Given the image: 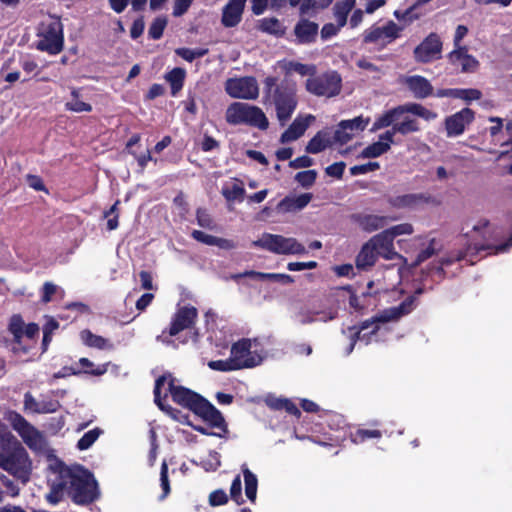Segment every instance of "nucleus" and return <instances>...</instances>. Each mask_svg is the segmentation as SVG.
<instances>
[{
  "instance_id": "1",
  "label": "nucleus",
  "mask_w": 512,
  "mask_h": 512,
  "mask_svg": "<svg viewBox=\"0 0 512 512\" xmlns=\"http://www.w3.org/2000/svg\"><path fill=\"white\" fill-rule=\"evenodd\" d=\"M49 493L46 500L58 504L67 494L76 504H88L98 497V484L93 474L80 465L59 464L49 478Z\"/></svg>"
},
{
  "instance_id": "2",
  "label": "nucleus",
  "mask_w": 512,
  "mask_h": 512,
  "mask_svg": "<svg viewBox=\"0 0 512 512\" xmlns=\"http://www.w3.org/2000/svg\"><path fill=\"white\" fill-rule=\"evenodd\" d=\"M423 293L421 288L415 291V295L407 297L398 306L386 308L369 320L362 322L361 326L356 329L350 327V344L346 349V354L349 355L355 346L356 341H361L365 345L372 342H378L383 339V336L387 334L388 329L385 326L386 323L391 321H397L401 317L408 315L415 308L416 296Z\"/></svg>"
},
{
  "instance_id": "3",
  "label": "nucleus",
  "mask_w": 512,
  "mask_h": 512,
  "mask_svg": "<svg viewBox=\"0 0 512 512\" xmlns=\"http://www.w3.org/2000/svg\"><path fill=\"white\" fill-rule=\"evenodd\" d=\"M263 84L264 102L274 105L280 125L285 126L297 108L296 83L288 78L278 82L276 77L268 76Z\"/></svg>"
},
{
  "instance_id": "4",
  "label": "nucleus",
  "mask_w": 512,
  "mask_h": 512,
  "mask_svg": "<svg viewBox=\"0 0 512 512\" xmlns=\"http://www.w3.org/2000/svg\"><path fill=\"white\" fill-rule=\"evenodd\" d=\"M168 394L171 395L175 403L193 412L203 399V397L190 389L176 385L175 379L172 378L171 375H163L156 380L154 387V402L163 411L167 410L163 399H165Z\"/></svg>"
},
{
  "instance_id": "5",
  "label": "nucleus",
  "mask_w": 512,
  "mask_h": 512,
  "mask_svg": "<svg viewBox=\"0 0 512 512\" xmlns=\"http://www.w3.org/2000/svg\"><path fill=\"white\" fill-rule=\"evenodd\" d=\"M399 109V106L392 108L382 115L378 116L371 128V131H377L389 126H392L390 130L383 133V139L388 141H394V135L399 133L401 135H407L415 133L420 130L419 122L409 116L410 111H403L401 114L395 115L394 112Z\"/></svg>"
},
{
  "instance_id": "6",
  "label": "nucleus",
  "mask_w": 512,
  "mask_h": 512,
  "mask_svg": "<svg viewBox=\"0 0 512 512\" xmlns=\"http://www.w3.org/2000/svg\"><path fill=\"white\" fill-rule=\"evenodd\" d=\"M7 420L29 449L46 457L52 456L53 450L50 448L44 434L29 423L21 414L11 411L7 415Z\"/></svg>"
},
{
  "instance_id": "7",
  "label": "nucleus",
  "mask_w": 512,
  "mask_h": 512,
  "mask_svg": "<svg viewBox=\"0 0 512 512\" xmlns=\"http://www.w3.org/2000/svg\"><path fill=\"white\" fill-rule=\"evenodd\" d=\"M225 118L231 125L245 124L260 130H266L269 126V121L260 107L244 102L230 104Z\"/></svg>"
},
{
  "instance_id": "8",
  "label": "nucleus",
  "mask_w": 512,
  "mask_h": 512,
  "mask_svg": "<svg viewBox=\"0 0 512 512\" xmlns=\"http://www.w3.org/2000/svg\"><path fill=\"white\" fill-rule=\"evenodd\" d=\"M252 246L278 255H303L306 248L293 237L263 233L252 242Z\"/></svg>"
},
{
  "instance_id": "9",
  "label": "nucleus",
  "mask_w": 512,
  "mask_h": 512,
  "mask_svg": "<svg viewBox=\"0 0 512 512\" xmlns=\"http://www.w3.org/2000/svg\"><path fill=\"white\" fill-rule=\"evenodd\" d=\"M0 468L19 479L22 483L28 482L32 465L26 449L18 443L8 452H0Z\"/></svg>"
},
{
  "instance_id": "10",
  "label": "nucleus",
  "mask_w": 512,
  "mask_h": 512,
  "mask_svg": "<svg viewBox=\"0 0 512 512\" xmlns=\"http://www.w3.org/2000/svg\"><path fill=\"white\" fill-rule=\"evenodd\" d=\"M39 40L36 48L48 52L51 55L60 53L63 49V25L58 18H53L48 23H42L39 29Z\"/></svg>"
},
{
  "instance_id": "11",
  "label": "nucleus",
  "mask_w": 512,
  "mask_h": 512,
  "mask_svg": "<svg viewBox=\"0 0 512 512\" xmlns=\"http://www.w3.org/2000/svg\"><path fill=\"white\" fill-rule=\"evenodd\" d=\"M306 89L316 96H336L341 89V77L337 72L331 71L308 78L306 81Z\"/></svg>"
},
{
  "instance_id": "12",
  "label": "nucleus",
  "mask_w": 512,
  "mask_h": 512,
  "mask_svg": "<svg viewBox=\"0 0 512 512\" xmlns=\"http://www.w3.org/2000/svg\"><path fill=\"white\" fill-rule=\"evenodd\" d=\"M253 347H256V340L250 339H242L232 346L231 357L234 367L238 369L252 368L262 362V355L253 350Z\"/></svg>"
},
{
  "instance_id": "13",
  "label": "nucleus",
  "mask_w": 512,
  "mask_h": 512,
  "mask_svg": "<svg viewBox=\"0 0 512 512\" xmlns=\"http://www.w3.org/2000/svg\"><path fill=\"white\" fill-rule=\"evenodd\" d=\"M225 91L235 99L255 100L259 96V85L252 76L229 78L225 82Z\"/></svg>"
},
{
  "instance_id": "14",
  "label": "nucleus",
  "mask_w": 512,
  "mask_h": 512,
  "mask_svg": "<svg viewBox=\"0 0 512 512\" xmlns=\"http://www.w3.org/2000/svg\"><path fill=\"white\" fill-rule=\"evenodd\" d=\"M512 246V235L507 240V242L500 245H493L489 243H473L470 244L465 251L458 250L455 252H451L447 257L443 258L440 261L441 266L450 265L456 261H461L467 259L468 256H472L480 251H489V254H498L503 253L508 250L509 247ZM442 269V267H440Z\"/></svg>"
},
{
  "instance_id": "15",
  "label": "nucleus",
  "mask_w": 512,
  "mask_h": 512,
  "mask_svg": "<svg viewBox=\"0 0 512 512\" xmlns=\"http://www.w3.org/2000/svg\"><path fill=\"white\" fill-rule=\"evenodd\" d=\"M402 30L403 27L393 21H388L383 26L374 24L364 31L363 42L387 45L396 40Z\"/></svg>"
},
{
  "instance_id": "16",
  "label": "nucleus",
  "mask_w": 512,
  "mask_h": 512,
  "mask_svg": "<svg viewBox=\"0 0 512 512\" xmlns=\"http://www.w3.org/2000/svg\"><path fill=\"white\" fill-rule=\"evenodd\" d=\"M370 122L369 117L358 116L349 120H342L334 132V143L343 145L348 143L352 138L364 131Z\"/></svg>"
},
{
  "instance_id": "17",
  "label": "nucleus",
  "mask_w": 512,
  "mask_h": 512,
  "mask_svg": "<svg viewBox=\"0 0 512 512\" xmlns=\"http://www.w3.org/2000/svg\"><path fill=\"white\" fill-rule=\"evenodd\" d=\"M475 113L469 108L462 110L448 116L444 120L446 136L448 138H455L461 136L466 128L474 121Z\"/></svg>"
},
{
  "instance_id": "18",
  "label": "nucleus",
  "mask_w": 512,
  "mask_h": 512,
  "mask_svg": "<svg viewBox=\"0 0 512 512\" xmlns=\"http://www.w3.org/2000/svg\"><path fill=\"white\" fill-rule=\"evenodd\" d=\"M442 42L436 33L429 34L415 49L417 62L428 63L441 57Z\"/></svg>"
},
{
  "instance_id": "19",
  "label": "nucleus",
  "mask_w": 512,
  "mask_h": 512,
  "mask_svg": "<svg viewBox=\"0 0 512 512\" xmlns=\"http://www.w3.org/2000/svg\"><path fill=\"white\" fill-rule=\"evenodd\" d=\"M197 316V309L193 306H183L178 308L171 319L168 335L175 336L181 331L191 328L194 325Z\"/></svg>"
},
{
  "instance_id": "20",
  "label": "nucleus",
  "mask_w": 512,
  "mask_h": 512,
  "mask_svg": "<svg viewBox=\"0 0 512 512\" xmlns=\"http://www.w3.org/2000/svg\"><path fill=\"white\" fill-rule=\"evenodd\" d=\"M368 241L373 246L378 256L386 260L402 259L406 262V259L395 251L394 240L385 230L374 235Z\"/></svg>"
},
{
  "instance_id": "21",
  "label": "nucleus",
  "mask_w": 512,
  "mask_h": 512,
  "mask_svg": "<svg viewBox=\"0 0 512 512\" xmlns=\"http://www.w3.org/2000/svg\"><path fill=\"white\" fill-rule=\"evenodd\" d=\"M195 414L209 422L213 427L219 428L222 434L227 433V425L221 412L206 399H202L194 411Z\"/></svg>"
},
{
  "instance_id": "22",
  "label": "nucleus",
  "mask_w": 512,
  "mask_h": 512,
  "mask_svg": "<svg viewBox=\"0 0 512 512\" xmlns=\"http://www.w3.org/2000/svg\"><path fill=\"white\" fill-rule=\"evenodd\" d=\"M247 0H229L223 7L221 23L226 28L237 26L241 20Z\"/></svg>"
},
{
  "instance_id": "23",
  "label": "nucleus",
  "mask_w": 512,
  "mask_h": 512,
  "mask_svg": "<svg viewBox=\"0 0 512 512\" xmlns=\"http://www.w3.org/2000/svg\"><path fill=\"white\" fill-rule=\"evenodd\" d=\"M352 220L365 232H373L383 228L388 221H393L395 218L380 216L375 214L358 213L352 215Z\"/></svg>"
},
{
  "instance_id": "24",
  "label": "nucleus",
  "mask_w": 512,
  "mask_h": 512,
  "mask_svg": "<svg viewBox=\"0 0 512 512\" xmlns=\"http://www.w3.org/2000/svg\"><path fill=\"white\" fill-rule=\"evenodd\" d=\"M314 120L315 117L310 114L305 117H296L291 125L282 133L280 141L282 143H288L297 140L305 133L310 123Z\"/></svg>"
},
{
  "instance_id": "25",
  "label": "nucleus",
  "mask_w": 512,
  "mask_h": 512,
  "mask_svg": "<svg viewBox=\"0 0 512 512\" xmlns=\"http://www.w3.org/2000/svg\"><path fill=\"white\" fill-rule=\"evenodd\" d=\"M404 83L407 86V88L411 91L413 96L417 99H425L432 95L433 93V86L431 85L429 80L423 76H407L404 79Z\"/></svg>"
},
{
  "instance_id": "26",
  "label": "nucleus",
  "mask_w": 512,
  "mask_h": 512,
  "mask_svg": "<svg viewBox=\"0 0 512 512\" xmlns=\"http://www.w3.org/2000/svg\"><path fill=\"white\" fill-rule=\"evenodd\" d=\"M449 60L452 64L460 65L462 72H475L479 66V61L467 53L466 47L455 48L449 54Z\"/></svg>"
},
{
  "instance_id": "27",
  "label": "nucleus",
  "mask_w": 512,
  "mask_h": 512,
  "mask_svg": "<svg viewBox=\"0 0 512 512\" xmlns=\"http://www.w3.org/2000/svg\"><path fill=\"white\" fill-rule=\"evenodd\" d=\"M60 404L55 400H36L30 392H26L24 395V409L25 411L46 414L54 413L59 408Z\"/></svg>"
},
{
  "instance_id": "28",
  "label": "nucleus",
  "mask_w": 512,
  "mask_h": 512,
  "mask_svg": "<svg viewBox=\"0 0 512 512\" xmlns=\"http://www.w3.org/2000/svg\"><path fill=\"white\" fill-rule=\"evenodd\" d=\"M336 310L328 309L326 311L301 310L296 314V321L301 324H309L315 321L327 322L336 318Z\"/></svg>"
},
{
  "instance_id": "29",
  "label": "nucleus",
  "mask_w": 512,
  "mask_h": 512,
  "mask_svg": "<svg viewBox=\"0 0 512 512\" xmlns=\"http://www.w3.org/2000/svg\"><path fill=\"white\" fill-rule=\"evenodd\" d=\"M311 193H303L298 196H287L278 204V209L283 212L298 211L305 208L312 200Z\"/></svg>"
},
{
  "instance_id": "30",
  "label": "nucleus",
  "mask_w": 512,
  "mask_h": 512,
  "mask_svg": "<svg viewBox=\"0 0 512 512\" xmlns=\"http://www.w3.org/2000/svg\"><path fill=\"white\" fill-rule=\"evenodd\" d=\"M249 277L256 280H270L274 282H279L284 285L291 284L293 282V278L288 274H280V273H263L257 272L253 270L245 271L243 273H239L234 275V279Z\"/></svg>"
},
{
  "instance_id": "31",
  "label": "nucleus",
  "mask_w": 512,
  "mask_h": 512,
  "mask_svg": "<svg viewBox=\"0 0 512 512\" xmlns=\"http://www.w3.org/2000/svg\"><path fill=\"white\" fill-rule=\"evenodd\" d=\"M294 32L300 43H311L317 35L318 25L303 19L296 24Z\"/></svg>"
},
{
  "instance_id": "32",
  "label": "nucleus",
  "mask_w": 512,
  "mask_h": 512,
  "mask_svg": "<svg viewBox=\"0 0 512 512\" xmlns=\"http://www.w3.org/2000/svg\"><path fill=\"white\" fill-rule=\"evenodd\" d=\"M378 258V254L367 241L361 248L360 252L356 256V267L360 270H367L375 265Z\"/></svg>"
},
{
  "instance_id": "33",
  "label": "nucleus",
  "mask_w": 512,
  "mask_h": 512,
  "mask_svg": "<svg viewBox=\"0 0 512 512\" xmlns=\"http://www.w3.org/2000/svg\"><path fill=\"white\" fill-rule=\"evenodd\" d=\"M383 134L379 136V140L368 145L366 148H364L361 153L359 154V158L368 159V158H376L384 153H386L390 147L391 144L394 141H388L386 139H383Z\"/></svg>"
},
{
  "instance_id": "34",
  "label": "nucleus",
  "mask_w": 512,
  "mask_h": 512,
  "mask_svg": "<svg viewBox=\"0 0 512 512\" xmlns=\"http://www.w3.org/2000/svg\"><path fill=\"white\" fill-rule=\"evenodd\" d=\"M403 111H410V114L421 117L426 121L435 120L438 115L436 112L425 108L418 103H406L399 105V109L394 112L395 115L401 114Z\"/></svg>"
},
{
  "instance_id": "35",
  "label": "nucleus",
  "mask_w": 512,
  "mask_h": 512,
  "mask_svg": "<svg viewBox=\"0 0 512 512\" xmlns=\"http://www.w3.org/2000/svg\"><path fill=\"white\" fill-rule=\"evenodd\" d=\"M334 142L330 133L327 131H319L307 144L306 151L308 153L317 154L325 150Z\"/></svg>"
},
{
  "instance_id": "36",
  "label": "nucleus",
  "mask_w": 512,
  "mask_h": 512,
  "mask_svg": "<svg viewBox=\"0 0 512 512\" xmlns=\"http://www.w3.org/2000/svg\"><path fill=\"white\" fill-rule=\"evenodd\" d=\"M488 120H489V122L495 124L494 126H491L489 128L490 135L493 137V142L495 144L499 143L501 145V147L506 148L503 151H501L500 156H499V157H503L504 155L509 153V151H510L509 148H511V150H512V135H510V137L506 141L500 143L499 139L497 137H498L499 133L502 132L503 120L499 117H494V116L489 117Z\"/></svg>"
},
{
  "instance_id": "37",
  "label": "nucleus",
  "mask_w": 512,
  "mask_h": 512,
  "mask_svg": "<svg viewBox=\"0 0 512 512\" xmlns=\"http://www.w3.org/2000/svg\"><path fill=\"white\" fill-rule=\"evenodd\" d=\"M356 0L338 1L333 8L334 17L340 27H344L347 23L348 14L354 8Z\"/></svg>"
},
{
  "instance_id": "38",
  "label": "nucleus",
  "mask_w": 512,
  "mask_h": 512,
  "mask_svg": "<svg viewBox=\"0 0 512 512\" xmlns=\"http://www.w3.org/2000/svg\"><path fill=\"white\" fill-rule=\"evenodd\" d=\"M242 473L245 483L246 497L254 503L257 497L258 479L257 476L251 472L246 465L242 466Z\"/></svg>"
},
{
  "instance_id": "39",
  "label": "nucleus",
  "mask_w": 512,
  "mask_h": 512,
  "mask_svg": "<svg viewBox=\"0 0 512 512\" xmlns=\"http://www.w3.org/2000/svg\"><path fill=\"white\" fill-rule=\"evenodd\" d=\"M186 72L182 68H174L165 75V80L171 86V94L176 96L177 93L182 89L184 85Z\"/></svg>"
},
{
  "instance_id": "40",
  "label": "nucleus",
  "mask_w": 512,
  "mask_h": 512,
  "mask_svg": "<svg viewBox=\"0 0 512 512\" xmlns=\"http://www.w3.org/2000/svg\"><path fill=\"white\" fill-rule=\"evenodd\" d=\"M80 338L82 342L89 347L98 349H107L111 347L107 339L103 338L102 336L94 335L89 330H83L80 333Z\"/></svg>"
},
{
  "instance_id": "41",
  "label": "nucleus",
  "mask_w": 512,
  "mask_h": 512,
  "mask_svg": "<svg viewBox=\"0 0 512 512\" xmlns=\"http://www.w3.org/2000/svg\"><path fill=\"white\" fill-rule=\"evenodd\" d=\"M222 194L228 201H241L245 194V189L241 183L235 181L229 185H225L222 189Z\"/></svg>"
},
{
  "instance_id": "42",
  "label": "nucleus",
  "mask_w": 512,
  "mask_h": 512,
  "mask_svg": "<svg viewBox=\"0 0 512 512\" xmlns=\"http://www.w3.org/2000/svg\"><path fill=\"white\" fill-rule=\"evenodd\" d=\"M168 24L166 16H157L150 24L148 29V36L153 40H158L162 37L163 32Z\"/></svg>"
},
{
  "instance_id": "43",
  "label": "nucleus",
  "mask_w": 512,
  "mask_h": 512,
  "mask_svg": "<svg viewBox=\"0 0 512 512\" xmlns=\"http://www.w3.org/2000/svg\"><path fill=\"white\" fill-rule=\"evenodd\" d=\"M103 431L100 428H94L92 430L87 431L84 435L78 440L76 447L80 451H84L89 449L100 437Z\"/></svg>"
},
{
  "instance_id": "44",
  "label": "nucleus",
  "mask_w": 512,
  "mask_h": 512,
  "mask_svg": "<svg viewBox=\"0 0 512 512\" xmlns=\"http://www.w3.org/2000/svg\"><path fill=\"white\" fill-rule=\"evenodd\" d=\"M71 96L72 100L65 104L67 110L76 113L90 112L92 110V106L89 103L83 102L79 99V92L77 90H72Z\"/></svg>"
},
{
  "instance_id": "45",
  "label": "nucleus",
  "mask_w": 512,
  "mask_h": 512,
  "mask_svg": "<svg viewBox=\"0 0 512 512\" xmlns=\"http://www.w3.org/2000/svg\"><path fill=\"white\" fill-rule=\"evenodd\" d=\"M9 331L13 335L15 343L20 344L24 332V321L20 315L15 314L11 317Z\"/></svg>"
},
{
  "instance_id": "46",
  "label": "nucleus",
  "mask_w": 512,
  "mask_h": 512,
  "mask_svg": "<svg viewBox=\"0 0 512 512\" xmlns=\"http://www.w3.org/2000/svg\"><path fill=\"white\" fill-rule=\"evenodd\" d=\"M175 53L179 57L183 58L185 61L192 62L197 58H201V57L205 56L208 53V49H206V48H195V49L177 48L175 50Z\"/></svg>"
},
{
  "instance_id": "47",
  "label": "nucleus",
  "mask_w": 512,
  "mask_h": 512,
  "mask_svg": "<svg viewBox=\"0 0 512 512\" xmlns=\"http://www.w3.org/2000/svg\"><path fill=\"white\" fill-rule=\"evenodd\" d=\"M382 433L377 429H358L355 433L351 434V440L355 444H360L370 438H381Z\"/></svg>"
},
{
  "instance_id": "48",
  "label": "nucleus",
  "mask_w": 512,
  "mask_h": 512,
  "mask_svg": "<svg viewBox=\"0 0 512 512\" xmlns=\"http://www.w3.org/2000/svg\"><path fill=\"white\" fill-rule=\"evenodd\" d=\"M79 364L85 373H90L95 376H100L107 372L108 364L98 365L94 368V363L91 362L88 358H80Z\"/></svg>"
},
{
  "instance_id": "49",
  "label": "nucleus",
  "mask_w": 512,
  "mask_h": 512,
  "mask_svg": "<svg viewBox=\"0 0 512 512\" xmlns=\"http://www.w3.org/2000/svg\"><path fill=\"white\" fill-rule=\"evenodd\" d=\"M420 4H424L422 2V0H419L414 6L410 7L409 9L405 10V11H399V10H396L394 11V16L399 20V21H404L406 23H412L414 20L418 19L420 17L419 14H416L415 13V10L416 8L420 5Z\"/></svg>"
},
{
  "instance_id": "50",
  "label": "nucleus",
  "mask_w": 512,
  "mask_h": 512,
  "mask_svg": "<svg viewBox=\"0 0 512 512\" xmlns=\"http://www.w3.org/2000/svg\"><path fill=\"white\" fill-rule=\"evenodd\" d=\"M260 29L269 34H279L282 32L281 24L276 18H264L260 21Z\"/></svg>"
},
{
  "instance_id": "51",
  "label": "nucleus",
  "mask_w": 512,
  "mask_h": 512,
  "mask_svg": "<svg viewBox=\"0 0 512 512\" xmlns=\"http://www.w3.org/2000/svg\"><path fill=\"white\" fill-rule=\"evenodd\" d=\"M317 172L315 170H306L298 172L295 180L304 188L312 186L316 180Z\"/></svg>"
},
{
  "instance_id": "52",
  "label": "nucleus",
  "mask_w": 512,
  "mask_h": 512,
  "mask_svg": "<svg viewBox=\"0 0 512 512\" xmlns=\"http://www.w3.org/2000/svg\"><path fill=\"white\" fill-rule=\"evenodd\" d=\"M418 199L417 195L407 194L389 199V203L396 208H404L413 205Z\"/></svg>"
},
{
  "instance_id": "53",
  "label": "nucleus",
  "mask_w": 512,
  "mask_h": 512,
  "mask_svg": "<svg viewBox=\"0 0 512 512\" xmlns=\"http://www.w3.org/2000/svg\"><path fill=\"white\" fill-rule=\"evenodd\" d=\"M220 465V454L216 451H210L208 456L202 460V466L206 471H215Z\"/></svg>"
},
{
  "instance_id": "54",
  "label": "nucleus",
  "mask_w": 512,
  "mask_h": 512,
  "mask_svg": "<svg viewBox=\"0 0 512 512\" xmlns=\"http://www.w3.org/2000/svg\"><path fill=\"white\" fill-rule=\"evenodd\" d=\"M196 219H197L198 225L201 226L202 228H206L209 230H212L215 228L214 221L206 209H203V208L197 209Z\"/></svg>"
},
{
  "instance_id": "55",
  "label": "nucleus",
  "mask_w": 512,
  "mask_h": 512,
  "mask_svg": "<svg viewBox=\"0 0 512 512\" xmlns=\"http://www.w3.org/2000/svg\"><path fill=\"white\" fill-rule=\"evenodd\" d=\"M394 240L395 237L400 235H410L414 232L413 226L409 223H402L392 226L385 230Z\"/></svg>"
},
{
  "instance_id": "56",
  "label": "nucleus",
  "mask_w": 512,
  "mask_h": 512,
  "mask_svg": "<svg viewBox=\"0 0 512 512\" xmlns=\"http://www.w3.org/2000/svg\"><path fill=\"white\" fill-rule=\"evenodd\" d=\"M230 495L231 498L238 504H242L244 502V499L242 497V482L240 475H237L231 484L230 487Z\"/></svg>"
},
{
  "instance_id": "57",
  "label": "nucleus",
  "mask_w": 512,
  "mask_h": 512,
  "mask_svg": "<svg viewBox=\"0 0 512 512\" xmlns=\"http://www.w3.org/2000/svg\"><path fill=\"white\" fill-rule=\"evenodd\" d=\"M160 485H161V488L163 491L162 495L160 496V499L163 500L170 493V484H169V479H168V466H167L166 461H163L162 465H161Z\"/></svg>"
},
{
  "instance_id": "58",
  "label": "nucleus",
  "mask_w": 512,
  "mask_h": 512,
  "mask_svg": "<svg viewBox=\"0 0 512 512\" xmlns=\"http://www.w3.org/2000/svg\"><path fill=\"white\" fill-rule=\"evenodd\" d=\"M380 165L378 162H368L366 164L355 165L350 168V173L352 176L364 175L369 172L378 170Z\"/></svg>"
},
{
  "instance_id": "59",
  "label": "nucleus",
  "mask_w": 512,
  "mask_h": 512,
  "mask_svg": "<svg viewBox=\"0 0 512 512\" xmlns=\"http://www.w3.org/2000/svg\"><path fill=\"white\" fill-rule=\"evenodd\" d=\"M286 69L288 71H295L300 75H314L315 74V66L306 65L298 62H289Z\"/></svg>"
},
{
  "instance_id": "60",
  "label": "nucleus",
  "mask_w": 512,
  "mask_h": 512,
  "mask_svg": "<svg viewBox=\"0 0 512 512\" xmlns=\"http://www.w3.org/2000/svg\"><path fill=\"white\" fill-rule=\"evenodd\" d=\"M193 0H174L172 15L174 17H181L190 8Z\"/></svg>"
},
{
  "instance_id": "61",
  "label": "nucleus",
  "mask_w": 512,
  "mask_h": 512,
  "mask_svg": "<svg viewBox=\"0 0 512 512\" xmlns=\"http://www.w3.org/2000/svg\"><path fill=\"white\" fill-rule=\"evenodd\" d=\"M228 501L226 492L222 489L215 490L209 495V503L211 506H220Z\"/></svg>"
},
{
  "instance_id": "62",
  "label": "nucleus",
  "mask_w": 512,
  "mask_h": 512,
  "mask_svg": "<svg viewBox=\"0 0 512 512\" xmlns=\"http://www.w3.org/2000/svg\"><path fill=\"white\" fill-rule=\"evenodd\" d=\"M191 236L193 237V239H195L196 241L198 242H201L205 245H208V246H215V242H216V236H213V235H209L203 231H200V230H194L192 233H191Z\"/></svg>"
},
{
  "instance_id": "63",
  "label": "nucleus",
  "mask_w": 512,
  "mask_h": 512,
  "mask_svg": "<svg viewBox=\"0 0 512 512\" xmlns=\"http://www.w3.org/2000/svg\"><path fill=\"white\" fill-rule=\"evenodd\" d=\"M209 367L217 371H230L237 369L236 367H234L232 357H230V360L211 361L209 362Z\"/></svg>"
},
{
  "instance_id": "64",
  "label": "nucleus",
  "mask_w": 512,
  "mask_h": 512,
  "mask_svg": "<svg viewBox=\"0 0 512 512\" xmlns=\"http://www.w3.org/2000/svg\"><path fill=\"white\" fill-rule=\"evenodd\" d=\"M313 165V159L309 156L303 155L295 158L289 162V166L293 169L308 168Z\"/></svg>"
}]
</instances>
